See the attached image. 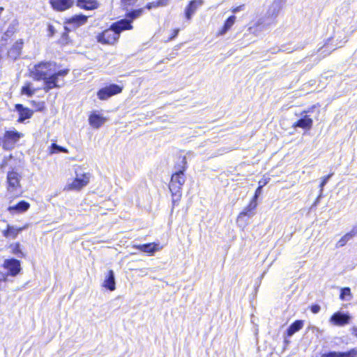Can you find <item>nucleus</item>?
Listing matches in <instances>:
<instances>
[{"label": "nucleus", "instance_id": "nucleus-10", "mask_svg": "<svg viewBox=\"0 0 357 357\" xmlns=\"http://www.w3.org/2000/svg\"><path fill=\"white\" fill-rule=\"evenodd\" d=\"M3 267L8 271V275L13 277L16 276L21 271L20 261L14 258L6 259L3 262Z\"/></svg>", "mask_w": 357, "mask_h": 357}, {"label": "nucleus", "instance_id": "nucleus-23", "mask_svg": "<svg viewBox=\"0 0 357 357\" xmlns=\"http://www.w3.org/2000/svg\"><path fill=\"white\" fill-rule=\"evenodd\" d=\"M303 326V321L296 320L293 322L287 330V335L291 337L294 333L300 331Z\"/></svg>", "mask_w": 357, "mask_h": 357}, {"label": "nucleus", "instance_id": "nucleus-9", "mask_svg": "<svg viewBox=\"0 0 357 357\" xmlns=\"http://www.w3.org/2000/svg\"><path fill=\"white\" fill-rule=\"evenodd\" d=\"M351 320V317L349 314L344 313L341 311L335 312L330 318V322L338 326H342L348 324Z\"/></svg>", "mask_w": 357, "mask_h": 357}, {"label": "nucleus", "instance_id": "nucleus-1", "mask_svg": "<svg viewBox=\"0 0 357 357\" xmlns=\"http://www.w3.org/2000/svg\"><path fill=\"white\" fill-rule=\"evenodd\" d=\"M54 66L55 64L50 61L40 62L35 65L31 71L35 80L44 81L43 89L45 92L54 88H60L61 86L58 84L59 77H64L69 73V69H62L56 72Z\"/></svg>", "mask_w": 357, "mask_h": 357}, {"label": "nucleus", "instance_id": "nucleus-56", "mask_svg": "<svg viewBox=\"0 0 357 357\" xmlns=\"http://www.w3.org/2000/svg\"><path fill=\"white\" fill-rule=\"evenodd\" d=\"M344 39H346V40H344V43H346V42H347V37H346V36L344 38Z\"/></svg>", "mask_w": 357, "mask_h": 357}, {"label": "nucleus", "instance_id": "nucleus-15", "mask_svg": "<svg viewBox=\"0 0 357 357\" xmlns=\"http://www.w3.org/2000/svg\"><path fill=\"white\" fill-rule=\"evenodd\" d=\"M23 45L22 39L17 40L8 50V57L12 60H16L21 55Z\"/></svg>", "mask_w": 357, "mask_h": 357}, {"label": "nucleus", "instance_id": "nucleus-55", "mask_svg": "<svg viewBox=\"0 0 357 357\" xmlns=\"http://www.w3.org/2000/svg\"><path fill=\"white\" fill-rule=\"evenodd\" d=\"M178 202H176L175 200H172V205H173V207L178 203Z\"/></svg>", "mask_w": 357, "mask_h": 357}, {"label": "nucleus", "instance_id": "nucleus-45", "mask_svg": "<svg viewBox=\"0 0 357 357\" xmlns=\"http://www.w3.org/2000/svg\"><path fill=\"white\" fill-rule=\"evenodd\" d=\"M243 7H244V5L237 6V7L234 8V9H232V13H236L242 10Z\"/></svg>", "mask_w": 357, "mask_h": 357}, {"label": "nucleus", "instance_id": "nucleus-18", "mask_svg": "<svg viewBox=\"0 0 357 357\" xmlns=\"http://www.w3.org/2000/svg\"><path fill=\"white\" fill-rule=\"evenodd\" d=\"M89 121L93 128H99L107 121V119L99 114L93 112L89 116Z\"/></svg>", "mask_w": 357, "mask_h": 357}, {"label": "nucleus", "instance_id": "nucleus-36", "mask_svg": "<svg viewBox=\"0 0 357 357\" xmlns=\"http://www.w3.org/2000/svg\"><path fill=\"white\" fill-rule=\"evenodd\" d=\"M56 32V30L55 29V27L51 24H47V36L48 37H52Z\"/></svg>", "mask_w": 357, "mask_h": 357}, {"label": "nucleus", "instance_id": "nucleus-7", "mask_svg": "<svg viewBox=\"0 0 357 357\" xmlns=\"http://www.w3.org/2000/svg\"><path fill=\"white\" fill-rule=\"evenodd\" d=\"M257 202L255 200H251L247 207L238 215L237 218V223L241 226L246 224L248 218L252 217L257 208Z\"/></svg>", "mask_w": 357, "mask_h": 357}, {"label": "nucleus", "instance_id": "nucleus-28", "mask_svg": "<svg viewBox=\"0 0 357 357\" xmlns=\"http://www.w3.org/2000/svg\"><path fill=\"white\" fill-rule=\"evenodd\" d=\"M22 231V229H17L13 226L8 225L7 229L3 231V235L6 237L10 236L13 238H15L18 233Z\"/></svg>", "mask_w": 357, "mask_h": 357}, {"label": "nucleus", "instance_id": "nucleus-24", "mask_svg": "<svg viewBox=\"0 0 357 357\" xmlns=\"http://www.w3.org/2000/svg\"><path fill=\"white\" fill-rule=\"evenodd\" d=\"M29 207H30L29 203H28L26 201L22 200V201L19 202L17 204H15L14 206H9L8 210L10 211H15L17 212L22 213V212H24V211H27L29 208Z\"/></svg>", "mask_w": 357, "mask_h": 357}, {"label": "nucleus", "instance_id": "nucleus-39", "mask_svg": "<svg viewBox=\"0 0 357 357\" xmlns=\"http://www.w3.org/2000/svg\"><path fill=\"white\" fill-rule=\"evenodd\" d=\"M261 192H262V186L260 185L259 186L257 190H255V196L253 197V198L252 199V200H255V202H257L258 197L260 196V195L261 194Z\"/></svg>", "mask_w": 357, "mask_h": 357}, {"label": "nucleus", "instance_id": "nucleus-14", "mask_svg": "<svg viewBox=\"0 0 357 357\" xmlns=\"http://www.w3.org/2000/svg\"><path fill=\"white\" fill-rule=\"evenodd\" d=\"M15 109L18 112L19 118L17 121L20 123H23L25 120L30 119L33 114V110L24 107L22 104H16Z\"/></svg>", "mask_w": 357, "mask_h": 357}, {"label": "nucleus", "instance_id": "nucleus-29", "mask_svg": "<svg viewBox=\"0 0 357 357\" xmlns=\"http://www.w3.org/2000/svg\"><path fill=\"white\" fill-rule=\"evenodd\" d=\"M61 152L68 153V151L65 147L59 146L56 143L52 144L50 151V154L59 153Z\"/></svg>", "mask_w": 357, "mask_h": 357}, {"label": "nucleus", "instance_id": "nucleus-20", "mask_svg": "<svg viewBox=\"0 0 357 357\" xmlns=\"http://www.w3.org/2000/svg\"><path fill=\"white\" fill-rule=\"evenodd\" d=\"M103 287L106 289L114 291L116 288L115 275L112 270L108 271L107 275L105 276Z\"/></svg>", "mask_w": 357, "mask_h": 357}, {"label": "nucleus", "instance_id": "nucleus-43", "mask_svg": "<svg viewBox=\"0 0 357 357\" xmlns=\"http://www.w3.org/2000/svg\"><path fill=\"white\" fill-rule=\"evenodd\" d=\"M179 31L180 29H174L173 30V32H172V36L169 37V40H172L173 39H174L178 34L179 33Z\"/></svg>", "mask_w": 357, "mask_h": 357}, {"label": "nucleus", "instance_id": "nucleus-8", "mask_svg": "<svg viewBox=\"0 0 357 357\" xmlns=\"http://www.w3.org/2000/svg\"><path fill=\"white\" fill-rule=\"evenodd\" d=\"M90 180V174L85 173L82 174L80 176L77 174V177L75 180L68 185V190H79L83 187L86 186Z\"/></svg>", "mask_w": 357, "mask_h": 357}, {"label": "nucleus", "instance_id": "nucleus-46", "mask_svg": "<svg viewBox=\"0 0 357 357\" xmlns=\"http://www.w3.org/2000/svg\"><path fill=\"white\" fill-rule=\"evenodd\" d=\"M346 235L347 236L348 238L350 240L352 239L354 236H357L356 233H353V231L351 230L349 232L347 233Z\"/></svg>", "mask_w": 357, "mask_h": 357}, {"label": "nucleus", "instance_id": "nucleus-27", "mask_svg": "<svg viewBox=\"0 0 357 357\" xmlns=\"http://www.w3.org/2000/svg\"><path fill=\"white\" fill-rule=\"evenodd\" d=\"M143 13V9L142 8H139V9H137V10H133L130 12H128L127 14H126V17L127 18H126L125 20H129L130 22V24L132 25V21L137 18L138 17H139Z\"/></svg>", "mask_w": 357, "mask_h": 357}, {"label": "nucleus", "instance_id": "nucleus-35", "mask_svg": "<svg viewBox=\"0 0 357 357\" xmlns=\"http://www.w3.org/2000/svg\"><path fill=\"white\" fill-rule=\"evenodd\" d=\"M349 241H350V239L348 238L346 234L344 235L337 243L336 248H341L344 246Z\"/></svg>", "mask_w": 357, "mask_h": 357}, {"label": "nucleus", "instance_id": "nucleus-19", "mask_svg": "<svg viewBox=\"0 0 357 357\" xmlns=\"http://www.w3.org/2000/svg\"><path fill=\"white\" fill-rule=\"evenodd\" d=\"M76 5L84 10H94L98 7V3L96 0H77Z\"/></svg>", "mask_w": 357, "mask_h": 357}, {"label": "nucleus", "instance_id": "nucleus-31", "mask_svg": "<svg viewBox=\"0 0 357 357\" xmlns=\"http://www.w3.org/2000/svg\"><path fill=\"white\" fill-rule=\"evenodd\" d=\"M65 31L62 33L61 38V42L62 43H68V33L73 30L70 27H69L68 25H66L64 26Z\"/></svg>", "mask_w": 357, "mask_h": 357}, {"label": "nucleus", "instance_id": "nucleus-11", "mask_svg": "<svg viewBox=\"0 0 357 357\" xmlns=\"http://www.w3.org/2000/svg\"><path fill=\"white\" fill-rule=\"evenodd\" d=\"M203 0H192L189 2L185 8V17L188 20H190L197 10L203 6Z\"/></svg>", "mask_w": 357, "mask_h": 357}, {"label": "nucleus", "instance_id": "nucleus-34", "mask_svg": "<svg viewBox=\"0 0 357 357\" xmlns=\"http://www.w3.org/2000/svg\"><path fill=\"white\" fill-rule=\"evenodd\" d=\"M22 93L26 95L28 97H31L33 95L34 90L31 89L30 85H26L22 88Z\"/></svg>", "mask_w": 357, "mask_h": 357}, {"label": "nucleus", "instance_id": "nucleus-33", "mask_svg": "<svg viewBox=\"0 0 357 357\" xmlns=\"http://www.w3.org/2000/svg\"><path fill=\"white\" fill-rule=\"evenodd\" d=\"M13 253L17 255L18 257H23L24 256V253L21 250L20 244L15 243L13 247Z\"/></svg>", "mask_w": 357, "mask_h": 357}, {"label": "nucleus", "instance_id": "nucleus-25", "mask_svg": "<svg viewBox=\"0 0 357 357\" xmlns=\"http://www.w3.org/2000/svg\"><path fill=\"white\" fill-rule=\"evenodd\" d=\"M17 22L13 21L8 26L6 31L4 33L1 38L2 40L7 41V40L11 37L17 31Z\"/></svg>", "mask_w": 357, "mask_h": 357}, {"label": "nucleus", "instance_id": "nucleus-41", "mask_svg": "<svg viewBox=\"0 0 357 357\" xmlns=\"http://www.w3.org/2000/svg\"><path fill=\"white\" fill-rule=\"evenodd\" d=\"M137 0H121V4L123 6L133 5Z\"/></svg>", "mask_w": 357, "mask_h": 357}, {"label": "nucleus", "instance_id": "nucleus-32", "mask_svg": "<svg viewBox=\"0 0 357 357\" xmlns=\"http://www.w3.org/2000/svg\"><path fill=\"white\" fill-rule=\"evenodd\" d=\"M351 294V290L349 287L342 288L340 291V298L341 300L348 301L347 296H349Z\"/></svg>", "mask_w": 357, "mask_h": 357}, {"label": "nucleus", "instance_id": "nucleus-3", "mask_svg": "<svg viewBox=\"0 0 357 357\" xmlns=\"http://www.w3.org/2000/svg\"><path fill=\"white\" fill-rule=\"evenodd\" d=\"M176 171L171 177V181L169 185L170 191L178 192L181 190L183 185L185 182V176L184 174L187 169V160L186 157L183 156L179 162L175 165Z\"/></svg>", "mask_w": 357, "mask_h": 357}, {"label": "nucleus", "instance_id": "nucleus-38", "mask_svg": "<svg viewBox=\"0 0 357 357\" xmlns=\"http://www.w3.org/2000/svg\"><path fill=\"white\" fill-rule=\"evenodd\" d=\"M172 200H175L176 202H179L181 197V190H178V192L171 191Z\"/></svg>", "mask_w": 357, "mask_h": 357}, {"label": "nucleus", "instance_id": "nucleus-16", "mask_svg": "<svg viewBox=\"0 0 357 357\" xmlns=\"http://www.w3.org/2000/svg\"><path fill=\"white\" fill-rule=\"evenodd\" d=\"M52 8L57 11H63L74 4V0H50Z\"/></svg>", "mask_w": 357, "mask_h": 357}, {"label": "nucleus", "instance_id": "nucleus-42", "mask_svg": "<svg viewBox=\"0 0 357 357\" xmlns=\"http://www.w3.org/2000/svg\"><path fill=\"white\" fill-rule=\"evenodd\" d=\"M332 41H333V38L327 39V40L325 43V44L318 50V52L321 51L324 48L328 49L329 47V45L331 44Z\"/></svg>", "mask_w": 357, "mask_h": 357}, {"label": "nucleus", "instance_id": "nucleus-26", "mask_svg": "<svg viewBox=\"0 0 357 357\" xmlns=\"http://www.w3.org/2000/svg\"><path fill=\"white\" fill-rule=\"evenodd\" d=\"M236 20V16L231 15L229 17L227 20L225 22L224 26L222 29L220 31L219 34L220 35H224L225 34L230 28L233 26Z\"/></svg>", "mask_w": 357, "mask_h": 357}, {"label": "nucleus", "instance_id": "nucleus-30", "mask_svg": "<svg viewBox=\"0 0 357 357\" xmlns=\"http://www.w3.org/2000/svg\"><path fill=\"white\" fill-rule=\"evenodd\" d=\"M333 173L327 175L326 176L324 177L322 179V181L321 182L319 187H320V193L317 199V202L319 201V199L322 197L323 193V188L328 183V180L331 178V177L333 176Z\"/></svg>", "mask_w": 357, "mask_h": 357}, {"label": "nucleus", "instance_id": "nucleus-50", "mask_svg": "<svg viewBox=\"0 0 357 357\" xmlns=\"http://www.w3.org/2000/svg\"><path fill=\"white\" fill-rule=\"evenodd\" d=\"M7 161H8V158L6 157H5L2 161L1 165V168H3V167L7 165Z\"/></svg>", "mask_w": 357, "mask_h": 357}, {"label": "nucleus", "instance_id": "nucleus-6", "mask_svg": "<svg viewBox=\"0 0 357 357\" xmlns=\"http://www.w3.org/2000/svg\"><path fill=\"white\" fill-rule=\"evenodd\" d=\"M122 90V86L116 84H111L99 89L97 96L100 100H107L112 96L121 93Z\"/></svg>", "mask_w": 357, "mask_h": 357}, {"label": "nucleus", "instance_id": "nucleus-22", "mask_svg": "<svg viewBox=\"0 0 357 357\" xmlns=\"http://www.w3.org/2000/svg\"><path fill=\"white\" fill-rule=\"evenodd\" d=\"M7 181L10 188H16L20 184L19 174L14 171L8 172Z\"/></svg>", "mask_w": 357, "mask_h": 357}, {"label": "nucleus", "instance_id": "nucleus-12", "mask_svg": "<svg viewBox=\"0 0 357 357\" xmlns=\"http://www.w3.org/2000/svg\"><path fill=\"white\" fill-rule=\"evenodd\" d=\"M307 112H303L301 114V117L300 118V119L294 123L293 127L294 128H301L304 130H308L312 128L313 121L312 119L310 116V115L307 114Z\"/></svg>", "mask_w": 357, "mask_h": 357}, {"label": "nucleus", "instance_id": "nucleus-13", "mask_svg": "<svg viewBox=\"0 0 357 357\" xmlns=\"http://www.w3.org/2000/svg\"><path fill=\"white\" fill-rule=\"evenodd\" d=\"M88 20V17L83 14L75 15L66 21V24L70 27L72 29L84 24Z\"/></svg>", "mask_w": 357, "mask_h": 357}, {"label": "nucleus", "instance_id": "nucleus-37", "mask_svg": "<svg viewBox=\"0 0 357 357\" xmlns=\"http://www.w3.org/2000/svg\"><path fill=\"white\" fill-rule=\"evenodd\" d=\"M32 104H33V105L35 106L36 109L37 111H43L45 108V102H36L35 101H32Z\"/></svg>", "mask_w": 357, "mask_h": 357}, {"label": "nucleus", "instance_id": "nucleus-2", "mask_svg": "<svg viewBox=\"0 0 357 357\" xmlns=\"http://www.w3.org/2000/svg\"><path fill=\"white\" fill-rule=\"evenodd\" d=\"M132 25L129 20H121L114 22L109 29L98 33L96 36L97 41L105 45H114L119 38L123 31L130 30Z\"/></svg>", "mask_w": 357, "mask_h": 357}, {"label": "nucleus", "instance_id": "nucleus-44", "mask_svg": "<svg viewBox=\"0 0 357 357\" xmlns=\"http://www.w3.org/2000/svg\"><path fill=\"white\" fill-rule=\"evenodd\" d=\"M304 47H305V45H301V46H298L296 47H294L293 49L286 48V49L282 50V51L283 52H293L294 50H296L303 49Z\"/></svg>", "mask_w": 357, "mask_h": 357}, {"label": "nucleus", "instance_id": "nucleus-47", "mask_svg": "<svg viewBox=\"0 0 357 357\" xmlns=\"http://www.w3.org/2000/svg\"><path fill=\"white\" fill-rule=\"evenodd\" d=\"M346 235L347 236L348 238L350 240L352 239L354 236H357L356 233H353V231L351 230L349 232L347 233Z\"/></svg>", "mask_w": 357, "mask_h": 357}, {"label": "nucleus", "instance_id": "nucleus-51", "mask_svg": "<svg viewBox=\"0 0 357 357\" xmlns=\"http://www.w3.org/2000/svg\"><path fill=\"white\" fill-rule=\"evenodd\" d=\"M155 5L154 3H149L146 5V8L148 9H151L153 7H155Z\"/></svg>", "mask_w": 357, "mask_h": 357}, {"label": "nucleus", "instance_id": "nucleus-49", "mask_svg": "<svg viewBox=\"0 0 357 357\" xmlns=\"http://www.w3.org/2000/svg\"><path fill=\"white\" fill-rule=\"evenodd\" d=\"M335 47H333V48H332V49H331V50H328V51H327V53H326V54H325L324 56H326V55H328L329 54H331V52L332 51L335 50L336 48L340 47H342V45H338V43H336V44L335 45Z\"/></svg>", "mask_w": 357, "mask_h": 357}, {"label": "nucleus", "instance_id": "nucleus-40", "mask_svg": "<svg viewBox=\"0 0 357 357\" xmlns=\"http://www.w3.org/2000/svg\"><path fill=\"white\" fill-rule=\"evenodd\" d=\"M321 310V307L318 304L312 305L310 307V310L313 314H317Z\"/></svg>", "mask_w": 357, "mask_h": 357}, {"label": "nucleus", "instance_id": "nucleus-21", "mask_svg": "<svg viewBox=\"0 0 357 357\" xmlns=\"http://www.w3.org/2000/svg\"><path fill=\"white\" fill-rule=\"evenodd\" d=\"M158 243H145L135 246L138 250L153 255L156 251L159 250Z\"/></svg>", "mask_w": 357, "mask_h": 357}, {"label": "nucleus", "instance_id": "nucleus-48", "mask_svg": "<svg viewBox=\"0 0 357 357\" xmlns=\"http://www.w3.org/2000/svg\"><path fill=\"white\" fill-rule=\"evenodd\" d=\"M346 235L347 236L348 238L350 240L352 239L354 236H357L356 233H353V231L351 230L349 232L347 233Z\"/></svg>", "mask_w": 357, "mask_h": 357}, {"label": "nucleus", "instance_id": "nucleus-5", "mask_svg": "<svg viewBox=\"0 0 357 357\" xmlns=\"http://www.w3.org/2000/svg\"><path fill=\"white\" fill-rule=\"evenodd\" d=\"M22 137V134L18 131L6 130L2 139V147L6 151H10L14 149L15 144Z\"/></svg>", "mask_w": 357, "mask_h": 357}, {"label": "nucleus", "instance_id": "nucleus-17", "mask_svg": "<svg viewBox=\"0 0 357 357\" xmlns=\"http://www.w3.org/2000/svg\"><path fill=\"white\" fill-rule=\"evenodd\" d=\"M321 357H357V349H352L346 352L330 351L323 354Z\"/></svg>", "mask_w": 357, "mask_h": 357}, {"label": "nucleus", "instance_id": "nucleus-57", "mask_svg": "<svg viewBox=\"0 0 357 357\" xmlns=\"http://www.w3.org/2000/svg\"><path fill=\"white\" fill-rule=\"evenodd\" d=\"M2 145V139L0 138V146Z\"/></svg>", "mask_w": 357, "mask_h": 357}, {"label": "nucleus", "instance_id": "nucleus-52", "mask_svg": "<svg viewBox=\"0 0 357 357\" xmlns=\"http://www.w3.org/2000/svg\"><path fill=\"white\" fill-rule=\"evenodd\" d=\"M352 331H353V334L357 337V327H354L352 328Z\"/></svg>", "mask_w": 357, "mask_h": 357}, {"label": "nucleus", "instance_id": "nucleus-53", "mask_svg": "<svg viewBox=\"0 0 357 357\" xmlns=\"http://www.w3.org/2000/svg\"><path fill=\"white\" fill-rule=\"evenodd\" d=\"M351 230L353 231V233H356V234L357 235V225H355Z\"/></svg>", "mask_w": 357, "mask_h": 357}, {"label": "nucleus", "instance_id": "nucleus-4", "mask_svg": "<svg viewBox=\"0 0 357 357\" xmlns=\"http://www.w3.org/2000/svg\"><path fill=\"white\" fill-rule=\"evenodd\" d=\"M282 8V5L280 2V1H274L273 3L268 8V10L267 11V15L268 17H270V22L268 23H266L264 18L259 19L257 22L256 23L257 27H258L259 29H267V27L273 22V20L276 18V17L278 15V13L280 10Z\"/></svg>", "mask_w": 357, "mask_h": 357}, {"label": "nucleus", "instance_id": "nucleus-54", "mask_svg": "<svg viewBox=\"0 0 357 357\" xmlns=\"http://www.w3.org/2000/svg\"><path fill=\"white\" fill-rule=\"evenodd\" d=\"M140 272H142V274H144V275H146V274H147V272L146 271V270L141 269V270H140Z\"/></svg>", "mask_w": 357, "mask_h": 357}]
</instances>
